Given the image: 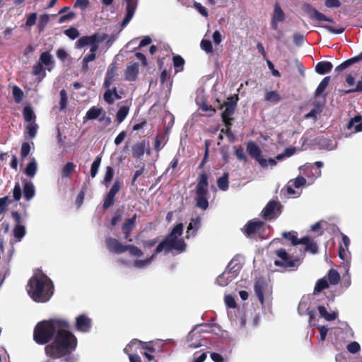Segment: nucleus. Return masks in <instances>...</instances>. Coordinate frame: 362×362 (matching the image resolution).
I'll list each match as a JSON object with an SVG mask.
<instances>
[{
  "instance_id": "obj_52",
  "label": "nucleus",
  "mask_w": 362,
  "mask_h": 362,
  "mask_svg": "<svg viewBox=\"0 0 362 362\" xmlns=\"http://www.w3.org/2000/svg\"><path fill=\"white\" fill-rule=\"evenodd\" d=\"M126 247L127 250H129L132 256L141 257L143 255V252L139 247L132 245H126Z\"/></svg>"
},
{
  "instance_id": "obj_57",
  "label": "nucleus",
  "mask_w": 362,
  "mask_h": 362,
  "mask_svg": "<svg viewBox=\"0 0 362 362\" xmlns=\"http://www.w3.org/2000/svg\"><path fill=\"white\" fill-rule=\"evenodd\" d=\"M121 188V184L118 180H115L113 185L110 188V191L107 194L115 197V194L119 191Z\"/></svg>"
},
{
  "instance_id": "obj_55",
  "label": "nucleus",
  "mask_w": 362,
  "mask_h": 362,
  "mask_svg": "<svg viewBox=\"0 0 362 362\" xmlns=\"http://www.w3.org/2000/svg\"><path fill=\"white\" fill-rule=\"evenodd\" d=\"M107 90L105 92L103 98L105 101L108 104H112L115 101L113 91L112 89L107 88Z\"/></svg>"
},
{
  "instance_id": "obj_59",
  "label": "nucleus",
  "mask_w": 362,
  "mask_h": 362,
  "mask_svg": "<svg viewBox=\"0 0 362 362\" xmlns=\"http://www.w3.org/2000/svg\"><path fill=\"white\" fill-rule=\"evenodd\" d=\"M317 329L320 331V341H325L326 336L327 334V332L329 331L328 327L324 325H317Z\"/></svg>"
},
{
  "instance_id": "obj_29",
  "label": "nucleus",
  "mask_w": 362,
  "mask_h": 362,
  "mask_svg": "<svg viewBox=\"0 0 362 362\" xmlns=\"http://www.w3.org/2000/svg\"><path fill=\"white\" fill-rule=\"evenodd\" d=\"M146 151V144L144 141L136 143L132 146V156L134 158H139Z\"/></svg>"
},
{
  "instance_id": "obj_11",
  "label": "nucleus",
  "mask_w": 362,
  "mask_h": 362,
  "mask_svg": "<svg viewBox=\"0 0 362 362\" xmlns=\"http://www.w3.org/2000/svg\"><path fill=\"white\" fill-rule=\"evenodd\" d=\"M107 249L112 252L120 254L127 251L126 245H122L117 239L107 238L105 240Z\"/></svg>"
},
{
  "instance_id": "obj_3",
  "label": "nucleus",
  "mask_w": 362,
  "mask_h": 362,
  "mask_svg": "<svg viewBox=\"0 0 362 362\" xmlns=\"http://www.w3.org/2000/svg\"><path fill=\"white\" fill-rule=\"evenodd\" d=\"M54 286L52 281L42 273L35 274L27 286L30 298L38 303L48 301L53 295Z\"/></svg>"
},
{
  "instance_id": "obj_1",
  "label": "nucleus",
  "mask_w": 362,
  "mask_h": 362,
  "mask_svg": "<svg viewBox=\"0 0 362 362\" xmlns=\"http://www.w3.org/2000/svg\"><path fill=\"white\" fill-rule=\"evenodd\" d=\"M69 324L62 320H51L38 323L34 330L35 341L41 344L48 342L54 333V341L45 347L47 356L57 358L74 351L77 345L75 336L68 331Z\"/></svg>"
},
{
  "instance_id": "obj_8",
  "label": "nucleus",
  "mask_w": 362,
  "mask_h": 362,
  "mask_svg": "<svg viewBox=\"0 0 362 362\" xmlns=\"http://www.w3.org/2000/svg\"><path fill=\"white\" fill-rule=\"evenodd\" d=\"M242 268V263L239 258L235 257L228 263L226 269L223 272V277L226 274H230L228 278L235 277Z\"/></svg>"
},
{
  "instance_id": "obj_42",
  "label": "nucleus",
  "mask_w": 362,
  "mask_h": 362,
  "mask_svg": "<svg viewBox=\"0 0 362 362\" xmlns=\"http://www.w3.org/2000/svg\"><path fill=\"white\" fill-rule=\"evenodd\" d=\"M310 17L312 18H315L318 21H328L332 22V20L328 17H327L325 14L319 12L316 9H312L310 11Z\"/></svg>"
},
{
  "instance_id": "obj_62",
  "label": "nucleus",
  "mask_w": 362,
  "mask_h": 362,
  "mask_svg": "<svg viewBox=\"0 0 362 362\" xmlns=\"http://www.w3.org/2000/svg\"><path fill=\"white\" fill-rule=\"evenodd\" d=\"M49 15L44 14V15L41 16L40 18V20H39V23H38V26H39L40 29V30L44 29L45 27L47 25V23L49 22Z\"/></svg>"
},
{
  "instance_id": "obj_16",
  "label": "nucleus",
  "mask_w": 362,
  "mask_h": 362,
  "mask_svg": "<svg viewBox=\"0 0 362 362\" xmlns=\"http://www.w3.org/2000/svg\"><path fill=\"white\" fill-rule=\"evenodd\" d=\"M277 204V202L274 201H271L267 204L262 212V216L265 219H272L276 216Z\"/></svg>"
},
{
  "instance_id": "obj_64",
  "label": "nucleus",
  "mask_w": 362,
  "mask_h": 362,
  "mask_svg": "<svg viewBox=\"0 0 362 362\" xmlns=\"http://www.w3.org/2000/svg\"><path fill=\"white\" fill-rule=\"evenodd\" d=\"M347 350L351 354H356L360 350V345L356 341L351 342L347 346Z\"/></svg>"
},
{
  "instance_id": "obj_47",
  "label": "nucleus",
  "mask_w": 362,
  "mask_h": 362,
  "mask_svg": "<svg viewBox=\"0 0 362 362\" xmlns=\"http://www.w3.org/2000/svg\"><path fill=\"white\" fill-rule=\"evenodd\" d=\"M228 276H230L229 274H226L224 277H223V273L217 277L216 281L217 284L221 286H227L230 282H231L235 277H230L228 278Z\"/></svg>"
},
{
  "instance_id": "obj_37",
  "label": "nucleus",
  "mask_w": 362,
  "mask_h": 362,
  "mask_svg": "<svg viewBox=\"0 0 362 362\" xmlns=\"http://www.w3.org/2000/svg\"><path fill=\"white\" fill-rule=\"evenodd\" d=\"M228 173H225L223 175L217 180V185L221 190L226 191L228 189Z\"/></svg>"
},
{
  "instance_id": "obj_41",
  "label": "nucleus",
  "mask_w": 362,
  "mask_h": 362,
  "mask_svg": "<svg viewBox=\"0 0 362 362\" xmlns=\"http://www.w3.org/2000/svg\"><path fill=\"white\" fill-rule=\"evenodd\" d=\"M59 95H60V100H59V110L60 111H64L66 106H67V103H68V95H67V93L66 91V90L64 89H62L60 90L59 92Z\"/></svg>"
},
{
  "instance_id": "obj_24",
  "label": "nucleus",
  "mask_w": 362,
  "mask_h": 362,
  "mask_svg": "<svg viewBox=\"0 0 362 362\" xmlns=\"http://www.w3.org/2000/svg\"><path fill=\"white\" fill-rule=\"evenodd\" d=\"M23 194L27 201H30L34 197L35 194V189L33 182L28 181L24 182Z\"/></svg>"
},
{
  "instance_id": "obj_35",
  "label": "nucleus",
  "mask_w": 362,
  "mask_h": 362,
  "mask_svg": "<svg viewBox=\"0 0 362 362\" xmlns=\"http://www.w3.org/2000/svg\"><path fill=\"white\" fill-rule=\"evenodd\" d=\"M264 99L266 101H268V102H270L272 103H278L281 100V98L276 91L272 90V91H267L265 93Z\"/></svg>"
},
{
  "instance_id": "obj_20",
  "label": "nucleus",
  "mask_w": 362,
  "mask_h": 362,
  "mask_svg": "<svg viewBox=\"0 0 362 362\" xmlns=\"http://www.w3.org/2000/svg\"><path fill=\"white\" fill-rule=\"evenodd\" d=\"M201 226V218L197 217L192 218L187 228V237L194 236Z\"/></svg>"
},
{
  "instance_id": "obj_4",
  "label": "nucleus",
  "mask_w": 362,
  "mask_h": 362,
  "mask_svg": "<svg viewBox=\"0 0 362 362\" xmlns=\"http://www.w3.org/2000/svg\"><path fill=\"white\" fill-rule=\"evenodd\" d=\"M107 37L105 33H95L90 36H83L76 42V47L81 48L86 45H90V52L95 53L98 49V45Z\"/></svg>"
},
{
  "instance_id": "obj_38",
  "label": "nucleus",
  "mask_w": 362,
  "mask_h": 362,
  "mask_svg": "<svg viewBox=\"0 0 362 362\" xmlns=\"http://www.w3.org/2000/svg\"><path fill=\"white\" fill-rule=\"evenodd\" d=\"M25 235V226H22L21 224H16L13 228V235L18 240V241H21Z\"/></svg>"
},
{
  "instance_id": "obj_9",
  "label": "nucleus",
  "mask_w": 362,
  "mask_h": 362,
  "mask_svg": "<svg viewBox=\"0 0 362 362\" xmlns=\"http://www.w3.org/2000/svg\"><path fill=\"white\" fill-rule=\"evenodd\" d=\"M137 2L138 0H126L127 13L121 23L122 28L125 27L133 18L137 6Z\"/></svg>"
},
{
  "instance_id": "obj_25",
  "label": "nucleus",
  "mask_w": 362,
  "mask_h": 362,
  "mask_svg": "<svg viewBox=\"0 0 362 362\" xmlns=\"http://www.w3.org/2000/svg\"><path fill=\"white\" fill-rule=\"evenodd\" d=\"M332 69V64L330 62L327 61L318 62L315 66L316 72L321 75L329 73Z\"/></svg>"
},
{
  "instance_id": "obj_18",
  "label": "nucleus",
  "mask_w": 362,
  "mask_h": 362,
  "mask_svg": "<svg viewBox=\"0 0 362 362\" xmlns=\"http://www.w3.org/2000/svg\"><path fill=\"white\" fill-rule=\"evenodd\" d=\"M305 183L306 180L302 176H298L296 178L290 180L287 186L288 194H294L296 193L295 190L293 189V186H294L296 188H299L305 185Z\"/></svg>"
},
{
  "instance_id": "obj_39",
  "label": "nucleus",
  "mask_w": 362,
  "mask_h": 362,
  "mask_svg": "<svg viewBox=\"0 0 362 362\" xmlns=\"http://www.w3.org/2000/svg\"><path fill=\"white\" fill-rule=\"evenodd\" d=\"M327 278H328L329 282L332 285H337L339 282V280H340L339 274L338 273V272L337 270L333 269H330L328 272Z\"/></svg>"
},
{
  "instance_id": "obj_53",
  "label": "nucleus",
  "mask_w": 362,
  "mask_h": 362,
  "mask_svg": "<svg viewBox=\"0 0 362 362\" xmlns=\"http://www.w3.org/2000/svg\"><path fill=\"white\" fill-rule=\"evenodd\" d=\"M354 63V59H352V58L349 59L344 62L343 63L340 64L339 66H337L335 68V71L341 72V71L345 70L346 69H347L349 66H351Z\"/></svg>"
},
{
  "instance_id": "obj_26",
  "label": "nucleus",
  "mask_w": 362,
  "mask_h": 362,
  "mask_svg": "<svg viewBox=\"0 0 362 362\" xmlns=\"http://www.w3.org/2000/svg\"><path fill=\"white\" fill-rule=\"evenodd\" d=\"M362 117L361 116H356L349 122L347 128L354 129V132H362Z\"/></svg>"
},
{
  "instance_id": "obj_22",
  "label": "nucleus",
  "mask_w": 362,
  "mask_h": 362,
  "mask_svg": "<svg viewBox=\"0 0 362 362\" xmlns=\"http://www.w3.org/2000/svg\"><path fill=\"white\" fill-rule=\"evenodd\" d=\"M42 65L46 66L47 69L50 71L54 67L52 56L48 52H42L40 57V62Z\"/></svg>"
},
{
  "instance_id": "obj_45",
  "label": "nucleus",
  "mask_w": 362,
  "mask_h": 362,
  "mask_svg": "<svg viewBox=\"0 0 362 362\" xmlns=\"http://www.w3.org/2000/svg\"><path fill=\"white\" fill-rule=\"evenodd\" d=\"M33 74L35 76L40 75V80L45 77L46 73L43 69V65L40 62H38L37 64L34 65L33 68Z\"/></svg>"
},
{
  "instance_id": "obj_10",
  "label": "nucleus",
  "mask_w": 362,
  "mask_h": 362,
  "mask_svg": "<svg viewBox=\"0 0 362 362\" xmlns=\"http://www.w3.org/2000/svg\"><path fill=\"white\" fill-rule=\"evenodd\" d=\"M76 327L79 332H88L91 328V320L85 315H81L76 318Z\"/></svg>"
},
{
  "instance_id": "obj_17",
  "label": "nucleus",
  "mask_w": 362,
  "mask_h": 362,
  "mask_svg": "<svg viewBox=\"0 0 362 362\" xmlns=\"http://www.w3.org/2000/svg\"><path fill=\"white\" fill-rule=\"evenodd\" d=\"M317 308L320 317L325 319L326 321H333L338 317L339 313L337 310H333L329 313L323 305H319Z\"/></svg>"
},
{
  "instance_id": "obj_6",
  "label": "nucleus",
  "mask_w": 362,
  "mask_h": 362,
  "mask_svg": "<svg viewBox=\"0 0 362 362\" xmlns=\"http://www.w3.org/2000/svg\"><path fill=\"white\" fill-rule=\"evenodd\" d=\"M286 14L281 8L279 3L276 2L274 4V11L272 13L271 17V28L274 30L279 29V23H282L285 21Z\"/></svg>"
},
{
  "instance_id": "obj_5",
  "label": "nucleus",
  "mask_w": 362,
  "mask_h": 362,
  "mask_svg": "<svg viewBox=\"0 0 362 362\" xmlns=\"http://www.w3.org/2000/svg\"><path fill=\"white\" fill-rule=\"evenodd\" d=\"M276 255L280 259L274 261L275 265L288 269H293L296 267L297 260L290 257L284 249L277 250Z\"/></svg>"
},
{
  "instance_id": "obj_43",
  "label": "nucleus",
  "mask_w": 362,
  "mask_h": 362,
  "mask_svg": "<svg viewBox=\"0 0 362 362\" xmlns=\"http://www.w3.org/2000/svg\"><path fill=\"white\" fill-rule=\"evenodd\" d=\"M12 94L14 98V100L16 103H20L23 100V90L17 86H14L12 88Z\"/></svg>"
},
{
  "instance_id": "obj_63",
  "label": "nucleus",
  "mask_w": 362,
  "mask_h": 362,
  "mask_svg": "<svg viewBox=\"0 0 362 362\" xmlns=\"http://www.w3.org/2000/svg\"><path fill=\"white\" fill-rule=\"evenodd\" d=\"M295 151H296V149L294 148H286L284 153L279 154L276 156V159H277V160H281L284 157L291 156L292 155L294 154Z\"/></svg>"
},
{
  "instance_id": "obj_54",
  "label": "nucleus",
  "mask_w": 362,
  "mask_h": 362,
  "mask_svg": "<svg viewBox=\"0 0 362 362\" xmlns=\"http://www.w3.org/2000/svg\"><path fill=\"white\" fill-rule=\"evenodd\" d=\"M284 238L289 240L293 245H298V239L294 232H284L282 234Z\"/></svg>"
},
{
  "instance_id": "obj_19",
  "label": "nucleus",
  "mask_w": 362,
  "mask_h": 362,
  "mask_svg": "<svg viewBox=\"0 0 362 362\" xmlns=\"http://www.w3.org/2000/svg\"><path fill=\"white\" fill-rule=\"evenodd\" d=\"M136 215L129 218L122 226V231L125 235L124 238L129 241H132L130 238V233L134 229L136 223Z\"/></svg>"
},
{
  "instance_id": "obj_50",
  "label": "nucleus",
  "mask_w": 362,
  "mask_h": 362,
  "mask_svg": "<svg viewBox=\"0 0 362 362\" xmlns=\"http://www.w3.org/2000/svg\"><path fill=\"white\" fill-rule=\"evenodd\" d=\"M75 165L73 163L69 162L67 163L62 170V177H69L72 172L74 171Z\"/></svg>"
},
{
  "instance_id": "obj_12",
  "label": "nucleus",
  "mask_w": 362,
  "mask_h": 362,
  "mask_svg": "<svg viewBox=\"0 0 362 362\" xmlns=\"http://www.w3.org/2000/svg\"><path fill=\"white\" fill-rule=\"evenodd\" d=\"M263 226V222L261 221H251L245 226L244 233L249 237H253L256 233H259Z\"/></svg>"
},
{
  "instance_id": "obj_21",
  "label": "nucleus",
  "mask_w": 362,
  "mask_h": 362,
  "mask_svg": "<svg viewBox=\"0 0 362 362\" xmlns=\"http://www.w3.org/2000/svg\"><path fill=\"white\" fill-rule=\"evenodd\" d=\"M247 151L248 153L255 158L257 162L262 158L261 150L259 146L253 141H250L247 144Z\"/></svg>"
},
{
  "instance_id": "obj_23",
  "label": "nucleus",
  "mask_w": 362,
  "mask_h": 362,
  "mask_svg": "<svg viewBox=\"0 0 362 362\" xmlns=\"http://www.w3.org/2000/svg\"><path fill=\"white\" fill-rule=\"evenodd\" d=\"M266 283L262 279L257 280L254 286L255 292L258 297L259 302L263 304L264 303V293L263 291L266 287Z\"/></svg>"
},
{
  "instance_id": "obj_27",
  "label": "nucleus",
  "mask_w": 362,
  "mask_h": 362,
  "mask_svg": "<svg viewBox=\"0 0 362 362\" xmlns=\"http://www.w3.org/2000/svg\"><path fill=\"white\" fill-rule=\"evenodd\" d=\"M139 72V66L137 64H133L127 66L125 72L126 79L128 81H134Z\"/></svg>"
},
{
  "instance_id": "obj_61",
  "label": "nucleus",
  "mask_w": 362,
  "mask_h": 362,
  "mask_svg": "<svg viewBox=\"0 0 362 362\" xmlns=\"http://www.w3.org/2000/svg\"><path fill=\"white\" fill-rule=\"evenodd\" d=\"M65 34L69 38L74 40L79 36V33L77 29L71 28L65 30Z\"/></svg>"
},
{
  "instance_id": "obj_31",
  "label": "nucleus",
  "mask_w": 362,
  "mask_h": 362,
  "mask_svg": "<svg viewBox=\"0 0 362 362\" xmlns=\"http://www.w3.org/2000/svg\"><path fill=\"white\" fill-rule=\"evenodd\" d=\"M329 81H330V76H326L322 80V81L320 83V84L318 85V86L315 90V95L316 97H319L321 95L325 97L326 95V94H324L323 93H324L325 90L326 89V88L327 87V86L329 83Z\"/></svg>"
},
{
  "instance_id": "obj_51",
  "label": "nucleus",
  "mask_w": 362,
  "mask_h": 362,
  "mask_svg": "<svg viewBox=\"0 0 362 362\" xmlns=\"http://www.w3.org/2000/svg\"><path fill=\"white\" fill-rule=\"evenodd\" d=\"M200 46L202 49H203L207 54L213 53V47L211 41L207 40H202Z\"/></svg>"
},
{
  "instance_id": "obj_34",
  "label": "nucleus",
  "mask_w": 362,
  "mask_h": 362,
  "mask_svg": "<svg viewBox=\"0 0 362 362\" xmlns=\"http://www.w3.org/2000/svg\"><path fill=\"white\" fill-rule=\"evenodd\" d=\"M328 287H329L328 281L326 279L325 277L322 278V279L317 280V281L316 282L315 288H314L313 293L317 294V293H320V291H322V290L327 288Z\"/></svg>"
},
{
  "instance_id": "obj_60",
  "label": "nucleus",
  "mask_w": 362,
  "mask_h": 362,
  "mask_svg": "<svg viewBox=\"0 0 362 362\" xmlns=\"http://www.w3.org/2000/svg\"><path fill=\"white\" fill-rule=\"evenodd\" d=\"M200 109L203 111L208 112V116H212L215 112V109L212 107L211 105H209L206 103H202L200 105Z\"/></svg>"
},
{
  "instance_id": "obj_44",
  "label": "nucleus",
  "mask_w": 362,
  "mask_h": 362,
  "mask_svg": "<svg viewBox=\"0 0 362 362\" xmlns=\"http://www.w3.org/2000/svg\"><path fill=\"white\" fill-rule=\"evenodd\" d=\"M115 174L114 169L111 166H107L106 168V172L103 180V184L105 186H108L112 181L113 176Z\"/></svg>"
},
{
  "instance_id": "obj_33",
  "label": "nucleus",
  "mask_w": 362,
  "mask_h": 362,
  "mask_svg": "<svg viewBox=\"0 0 362 362\" xmlns=\"http://www.w3.org/2000/svg\"><path fill=\"white\" fill-rule=\"evenodd\" d=\"M129 112V107L127 105H122L119 107L116 113V121L118 124L122 123L128 115Z\"/></svg>"
},
{
  "instance_id": "obj_30",
  "label": "nucleus",
  "mask_w": 362,
  "mask_h": 362,
  "mask_svg": "<svg viewBox=\"0 0 362 362\" xmlns=\"http://www.w3.org/2000/svg\"><path fill=\"white\" fill-rule=\"evenodd\" d=\"M37 170V165L35 159L33 158L25 169V174L29 177H33Z\"/></svg>"
},
{
  "instance_id": "obj_7",
  "label": "nucleus",
  "mask_w": 362,
  "mask_h": 362,
  "mask_svg": "<svg viewBox=\"0 0 362 362\" xmlns=\"http://www.w3.org/2000/svg\"><path fill=\"white\" fill-rule=\"evenodd\" d=\"M204 332L202 326H197L192 330L187 336L189 346L192 348H198L202 346L201 334Z\"/></svg>"
},
{
  "instance_id": "obj_36",
  "label": "nucleus",
  "mask_w": 362,
  "mask_h": 362,
  "mask_svg": "<svg viewBox=\"0 0 362 362\" xmlns=\"http://www.w3.org/2000/svg\"><path fill=\"white\" fill-rule=\"evenodd\" d=\"M206 194H197L196 206L203 210H206L209 206V202L206 197Z\"/></svg>"
},
{
  "instance_id": "obj_2",
  "label": "nucleus",
  "mask_w": 362,
  "mask_h": 362,
  "mask_svg": "<svg viewBox=\"0 0 362 362\" xmlns=\"http://www.w3.org/2000/svg\"><path fill=\"white\" fill-rule=\"evenodd\" d=\"M183 233V224H177L172 230L171 233L160 243L156 247L155 253L151 257L146 259L135 260L133 266L137 269H144L147 267L154 259L156 255L162 251L172 252L176 251L177 253L184 252L186 249V244L181 238Z\"/></svg>"
},
{
  "instance_id": "obj_15",
  "label": "nucleus",
  "mask_w": 362,
  "mask_h": 362,
  "mask_svg": "<svg viewBox=\"0 0 362 362\" xmlns=\"http://www.w3.org/2000/svg\"><path fill=\"white\" fill-rule=\"evenodd\" d=\"M208 192V177L205 173H202L198 179L196 187V194H206Z\"/></svg>"
},
{
  "instance_id": "obj_56",
  "label": "nucleus",
  "mask_w": 362,
  "mask_h": 362,
  "mask_svg": "<svg viewBox=\"0 0 362 362\" xmlns=\"http://www.w3.org/2000/svg\"><path fill=\"white\" fill-rule=\"evenodd\" d=\"M13 196L16 201H19L22 196V190L19 183H16L13 189Z\"/></svg>"
},
{
  "instance_id": "obj_28",
  "label": "nucleus",
  "mask_w": 362,
  "mask_h": 362,
  "mask_svg": "<svg viewBox=\"0 0 362 362\" xmlns=\"http://www.w3.org/2000/svg\"><path fill=\"white\" fill-rule=\"evenodd\" d=\"M116 76V69L113 65H110L107 71L104 86L105 88H110L112 82L115 81Z\"/></svg>"
},
{
  "instance_id": "obj_58",
  "label": "nucleus",
  "mask_w": 362,
  "mask_h": 362,
  "mask_svg": "<svg viewBox=\"0 0 362 362\" xmlns=\"http://www.w3.org/2000/svg\"><path fill=\"white\" fill-rule=\"evenodd\" d=\"M349 247H344V246L339 245V256L341 259L346 260L349 259Z\"/></svg>"
},
{
  "instance_id": "obj_40",
  "label": "nucleus",
  "mask_w": 362,
  "mask_h": 362,
  "mask_svg": "<svg viewBox=\"0 0 362 362\" xmlns=\"http://www.w3.org/2000/svg\"><path fill=\"white\" fill-rule=\"evenodd\" d=\"M23 115L25 120L27 122H32L35 119V115L33 110V109L30 106H26L24 107L23 111Z\"/></svg>"
},
{
  "instance_id": "obj_14",
  "label": "nucleus",
  "mask_w": 362,
  "mask_h": 362,
  "mask_svg": "<svg viewBox=\"0 0 362 362\" xmlns=\"http://www.w3.org/2000/svg\"><path fill=\"white\" fill-rule=\"evenodd\" d=\"M142 342L137 339L132 340L124 349V352L128 355H138L139 351H141Z\"/></svg>"
},
{
  "instance_id": "obj_49",
  "label": "nucleus",
  "mask_w": 362,
  "mask_h": 362,
  "mask_svg": "<svg viewBox=\"0 0 362 362\" xmlns=\"http://www.w3.org/2000/svg\"><path fill=\"white\" fill-rule=\"evenodd\" d=\"M276 158H269L265 159L264 158H261L259 160V164L264 168H267L269 166H274L276 164Z\"/></svg>"
},
{
  "instance_id": "obj_13",
  "label": "nucleus",
  "mask_w": 362,
  "mask_h": 362,
  "mask_svg": "<svg viewBox=\"0 0 362 362\" xmlns=\"http://www.w3.org/2000/svg\"><path fill=\"white\" fill-rule=\"evenodd\" d=\"M223 108V111L222 112V119L225 122L226 127L230 126V117L234 113L235 109V103L233 102H228L225 103V105L222 107Z\"/></svg>"
},
{
  "instance_id": "obj_32",
  "label": "nucleus",
  "mask_w": 362,
  "mask_h": 362,
  "mask_svg": "<svg viewBox=\"0 0 362 362\" xmlns=\"http://www.w3.org/2000/svg\"><path fill=\"white\" fill-rule=\"evenodd\" d=\"M103 112V110L102 108L93 106L87 111L85 118L86 119H95L101 116Z\"/></svg>"
},
{
  "instance_id": "obj_46",
  "label": "nucleus",
  "mask_w": 362,
  "mask_h": 362,
  "mask_svg": "<svg viewBox=\"0 0 362 362\" xmlns=\"http://www.w3.org/2000/svg\"><path fill=\"white\" fill-rule=\"evenodd\" d=\"M101 163V157L97 156L93 162L90 167V176L93 178L96 176L100 165Z\"/></svg>"
},
{
  "instance_id": "obj_48",
  "label": "nucleus",
  "mask_w": 362,
  "mask_h": 362,
  "mask_svg": "<svg viewBox=\"0 0 362 362\" xmlns=\"http://www.w3.org/2000/svg\"><path fill=\"white\" fill-rule=\"evenodd\" d=\"M26 129H27V133L29 135V136L31 139H33L36 136L37 124L35 123V121H33L27 125Z\"/></svg>"
}]
</instances>
